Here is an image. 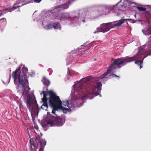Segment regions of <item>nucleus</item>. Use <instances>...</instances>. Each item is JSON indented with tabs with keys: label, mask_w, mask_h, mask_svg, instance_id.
<instances>
[{
	"label": "nucleus",
	"mask_w": 151,
	"mask_h": 151,
	"mask_svg": "<svg viewBox=\"0 0 151 151\" xmlns=\"http://www.w3.org/2000/svg\"><path fill=\"white\" fill-rule=\"evenodd\" d=\"M130 58L124 57L115 59L112 63L107 71L101 77L100 80L97 78L89 83L90 80L89 77L84 78L80 81L76 82L75 85L73 86L71 91V96L76 99H80V101L89 98L91 99L96 94L101 90L102 84L101 81H106V78L111 76V70L121 67L119 65H124L130 61Z\"/></svg>",
	"instance_id": "nucleus-1"
},
{
	"label": "nucleus",
	"mask_w": 151,
	"mask_h": 151,
	"mask_svg": "<svg viewBox=\"0 0 151 151\" xmlns=\"http://www.w3.org/2000/svg\"><path fill=\"white\" fill-rule=\"evenodd\" d=\"M27 68L24 65H21L19 67V69L12 73V76L14 78L15 84H17V88H22L23 92L21 93V97L23 96L24 97L27 98V106L29 111L32 112L33 109L37 108L38 105L36 101H33L30 96V88L28 86V82L27 79Z\"/></svg>",
	"instance_id": "nucleus-2"
},
{
	"label": "nucleus",
	"mask_w": 151,
	"mask_h": 151,
	"mask_svg": "<svg viewBox=\"0 0 151 151\" xmlns=\"http://www.w3.org/2000/svg\"><path fill=\"white\" fill-rule=\"evenodd\" d=\"M42 93L43 97L42 100L43 103L41 108L46 111L47 110L48 106L47 104V99L46 96L49 95L50 96V105L53 108L52 113L56 115H57L56 113V111L58 112V109L61 110L63 113H66L68 111L71 110V109L74 107V105L73 103L70 104L68 101L62 102L59 97L57 96L52 91H43Z\"/></svg>",
	"instance_id": "nucleus-3"
},
{
	"label": "nucleus",
	"mask_w": 151,
	"mask_h": 151,
	"mask_svg": "<svg viewBox=\"0 0 151 151\" xmlns=\"http://www.w3.org/2000/svg\"><path fill=\"white\" fill-rule=\"evenodd\" d=\"M70 3H65L53 7L50 11V12L53 14V19H55L58 20H63L65 19H70L69 15L68 13H60L59 12L67 9L69 6Z\"/></svg>",
	"instance_id": "nucleus-4"
},
{
	"label": "nucleus",
	"mask_w": 151,
	"mask_h": 151,
	"mask_svg": "<svg viewBox=\"0 0 151 151\" xmlns=\"http://www.w3.org/2000/svg\"><path fill=\"white\" fill-rule=\"evenodd\" d=\"M126 20H120L118 22L102 24L97 27L93 33L96 34L99 32H105L109 30L111 28L120 27L125 22Z\"/></svg>",
	"instance_id": "nucleus-5"
},
{
	"label": "nucleus",
	"mask_w": 151,
	"mask_h": 151,
	"mask_svg": "<svg viewBox=\"0 0 151 151\" xmlns=\"http://www.w3.org/2000/svg\"><path fill=\"white\" fill-rule=\"evenodd\" d=\"M47 123L50 126H61L65 123L64 119H62L60 116L54 117L48 112L47 113V116L46 119Z\"/></svg>",
	"instance_id": "nucleus-6"
},
{
	"label": "nucleus",
	"mask_w": 151,
	"mask_h": 151,
	"mask_svg": "<svg viewBox=\"0 0 151 151\" xmlns=\"http://www.w3.org/2000/svg\"><path fill=\"white\" fill-rule=\"evenodd\" d=\"M119 2L117 3L115 5L105 6L104 11L101 13H100V14H102L106 15L109 13L110 12H111L116 14V15H119L120 14L121 10L122 9L117 7Z\"/></svg>",
	"instance_id": "nucleus-7"
},
{
	"label": "nucleus",
	"mask_w": 151,
	"mask_h": 151,
	"mask_svg": "<svg viewBox=\"0 0 151 151\" xmlns=\"http://www.w3.org/2000/svg\"><path fill=\"white\" fill-rule=\"evenodd\" d=\"M29 1H30L29 0H18L16 3L14 4V7L13 8H8L3 10L2 12V14H4L7 13L8 12H11L12 11L15 10L17 7L22 6L24 4H22L21 5H17L18 4L22 3H24V4H27Z\"/></svg>",
	"instance_id": "nucleus-8"
},
{
	"label": "nucleus",
	"mask_w": 151,
	"mask_h": 151,
	"mask_svg": "<svg viewBox=\"0 0 151 151\" xmlns=\"http://www.w3.org/2000/svg\"><path fill=\"white\" fill-rule=\"evenodd\" d=\"M145 51L142 47H140L139 49L138 53L133 57H126L127 58H130V61L128 62H130L134 60H137L136 61H139V60L142 57V55L145 53Z\"/></svg>",
	"instance_id": "nucleus-9"
},
{
	"label": "nucleus",
	"mask_w": 151,
	"mask_h": 151,
	"mask_svg": "<svg viewBox=\"0 0 151 151\" xmlns=\"http://www.w3.org/2000/svg\"><path fill=\"white\" fill-rule=\"evenodd\" d=\"M30 145L31 149L30 151H36V149L38 146V144L37 143V140L35 139H30Z\"/></svg>",
	"instance_id": "nucleus-10"
},
{
	"label": "nucleus",
	"mask_w": 151,
	"mask_h": 151,
	"mask_svg": "<svg viewBox=\"0 0 151 151\" xmlns=\"http://www.w3.org/2000/svg\"><path fill=\"white\" fill-rule=\"evenodd\" d=\"M44 28L46 29H49L52 28H54L55 29H61V27L60 24L58 23H57L53 24V25L49 24L46 25L44 27Z\"/></svg>",
	"instance_id": "nucleus-11"
},
{
	"label": "nucleus",
	"mask_w": 151,
	"mask_h": 151,
	"mask_svg": "<svg viewBox=\"0 0 151 151\" xmlns=\"http://www.w3.org/2000/svg\"><path fill=\"white\" fill-rule=\"evenodd\" d=\"M142 32L144 35H149L151 34V26H150L148 30L146 31L143 30Z\"/></svg>",
	"instance_id": "nucleus-12"
},
{
	"label": "nucleus",
	"mask_w": 151,
	"mask_h": 151,
	"mask_svg": "<svg viewBox=\"0 0 151 151\" xmlns=\"http://www.w3.org/2000/svg\"><path fill=\"white\" fill-rule=\"evenodd\" d=\"M151 55V54H149L148 55H147L146 56H145L144 57V58H143V60H142V61H135V64H137L138 65H140V68L141 69L142 68V66L141 65L142 64L143 61V60L145 58H146L148 55Z\"/></svg>",
	"instance_id": "nucleus-13"
},
{
	"label": "nucleus",
	"mask_w": 151,
	"mask_h": 151,
	"mask_svg": "<svg viewBox=\"0 0 151 151\" xmlns=\"http://www.w3.org/2000/svg\"><path fill=\"white\" fill-rule=\"evenodd\" d=\"M86 16V13L83 12L82 13L81 15V17H80L79 20L80 22L81 21H82L83 22H85V19H84L85 18V17Z\"/></svg>",
	"instance_id": "nucleus-14"
},
{
	"label": "nucleus",
	"mask_w": 151,
	"mask_h": 151,
	"mask_svg": "<svg viewBox=\"0 0 151 151\" xmlns=\"http://www.w3.org/2000/svg\"><path fill=\"white\" fill-rule=\"evenodd\" d=\"M43 84L45 85H47V86L50 84V81L47 80L44 77L43 79L42 80Z\"/></svg>",
	"instance_id": "nucleus-15"
},
{
	"label": "nucleus",
	"mask_w": 151,
	"mask_h": 151,
	"mask_svg": "<svg viewBox=\"0 0 151 151\" xmlns=\"http://www.w3.org/2000/svg\"><path fill=\"white\" fill-rule=\"evenodd\" d=\"M34 132L36 134H39V131L38 128V126L35 124L34 126Z\"/></svg>",
	"instance_id": "nucleus-16"
},
{
	"label": "nucleus",
	"mask_w": 151,
	"mask_h": 151,
	"mask_svg": "<svg viewBox=\"0 0 151 151\" xmlns=\"http://www.w3.org/2000/svg\"><path fill=\"white\" fill-rule=\"evenodd\" d=\"M69 75L71 76H73L78 74L77 73L73 70H71L68 73Z\"/></svg>",
	"instance_id": "nucleus-17"
},
{
	"label": "nucleus",
	"mask_w": 151,
	"mask_h": 151,
	"mask_svg": "<svg viewBox=\"0 0 151 151\" xmlns=\"http://www.w3.org/2000/svg\"><path fill=\"white\" fill-rule=\"evenodd\" d=\"M6 20L5 18H3L0 19V24L1 25H5L6 24Z\"/></svg>",
	"instance_id": "nucleus-18"
},
{
	"label": "nucleus",
	"mask_w": 151,
	"mask_h": 151,
	"mask_svg": "<svg viewBox=\"0 0 151 151\" xmlns=\"http://www.w3.org/2000/svg\"><path fill=\"white\" fill-rule=\"evenodd\" d=\"M136 7L137 9L140 11H145L146 9L144 7H143L141 6H137Z\"/></svg>",
	"instance_id": "nucleus-19"
},
{
	"label": "nucleus",
	"mask_w": 151,
	"mask_h": 151,
	"mask_svg": "<svg viewBox=\"0 0 151 151\" xmlns=\"http://www.w3.org/2000/svg\"><path fill=\"white\" fill-rule=\"evenodd\" d=\"M17 103L18 105L20 110L21 109V108L23 109V106L22 104V102L19 101H17Z\"/></svg>",
	"instance_id": "nucleus-20"
},
{
	"label": "nucleus",
	"mask_w": 151,
	"mask_h": 151,
	"mask_svg": "<svg viewBox=\"0 0 151 151\" xmlns=\"http://www.w3.org/2000/svg\"><path fill=\"white\" fill-rule=\"evenodd\" d=\"M131 2L128 0L124 1V4L126 6H129L131 4Z\"/></svg>",
	"instance_id": "nucleus-21"
},
{
	"label": "nucleus",
	"mask_w": 151,
	"mask_h": 151,
	"mask_svg": "<svg viewBox=\"0 0 151 151\" xmlns=\"http://www.w3.org/2000/svg\"><path fill=\"white\" fill-rule=\"evenodd\" d=\"M40 142L41 146H45L46 145V142L45 140L42 139Z\"/></svg>",
	"instance_id": "nucleus-22"
},
{
	"label": "nucleus",
	"mask_w": 151,
	"mask_h": 151,
	"mask_svg": "<svg viewBox=\"0 0 151 151\" xmlns=\"http://www.w3.org/2000/svg\"><path fill=\"white\" fill-rule=\"evenodd\" d=\"M121 20H126L125 22H124V23H125V22H126L127 23V24H128V22H127V20H131V19H122Z\"/></svg>",
	"instance_id": "nucleus-23"
},
{
	"label": "nucleus",
	"mask_w": 151,
	"mask_h": 151,
	"mask_svg": "<svg viewBox=\"0 0 151 151\" xmlns=\"http://www.w3.org/2000/svg\"><path fill=\"white\" fill-rule=\"evenodd\" d=\"M35 2L39 3H40L42 0H34Z\"/></svg>",
	"instance_id": "nucleus-24"
},
{
	"label": "nucleus",
	"mask_w": 151,
	"mask_h": 151,
	"mask_svg": "<svg viewBox=\"0 0 151 151\" xmlns=\"http://www.w3.org/2000/svg\"><path fill=\"white\" fill-rule=\"evenodd\" d=\"M39 151H43V148L42 147L41 148H40L39 150Z\"/></svg>",
	"instance_id": "nucleus-25"
},
{
	"label": "nucleus",
	"mask_w": 151,
	"mask_h": 151,
	"mask_svg": "<svg viewBox=\"0 0 151 151\" xmlns=\"http://www.w3.org/2000/svg\"><path fill=\"white\" fill-rule=\"evenodd\" d=\"M112 77H114V76H115V77H119L118 76H116L115 75H114V74L112 75Z\"/></svg>",
	"instance_id": "nucleus-26"
},
{
	"label": "nucleus",
	"mask_w": 151,
	"mask_h": 151,
	"mask_svg": "<svg viewBox=\"0 0 151 151\" xmlns=\"http://www.w3.org/2000/svg\"><path fill=\"white\" fill-rule=\"evenodd\" d=\"M75 18H77V17H74V19H75Z\"/></svg>",
	"instance_id": "nucleus-27"
},
{
	"label": "nucleus",
	"mask_w": 151,
	"mask_h": 151,
	"mask_svg": "<svg viewBox=\"0 0 151 151\" xmlns=\"http://www.w3.org/2000/svg\"><path fill=\"white\" fill-rule=\"evenodd\" d=\"M124 6L122 5V7H124Z\"/></svg>",
	"instance_id": "nucleus-28"
},
{
	"label": "nucleus",
	"mask_w": 151,
	"mask_h": 151,
	"mask_svg": "<svg viewBox=\"0 0 151 151\" xmlns=\"http://www.w3.org/2000/svg\"><path fill=\"white\" fill-rule=\"evenodd\" d=\"M1 15H2V14L0 13V16H1Z\"/></svg>",
	"instance_id": "nucleus-29"
},
{
	"label": "nucleus",
	"mask_w": 151,
	"mask_h": 151,
	"mask_svg": "<svg viewBox=\"0 0 151 151\" xmlns=\"http://www.w3.org/2000/svg\"><path fill=\"white\" fill-rule=\"evenodd\" d=\"M42 127H44V125H43V124H42Z\"/></svg>",
	"instance_id": "nucleus-30"
},
{
	"label": "nucleus",
	"mask_w": 151,
	"mask_h": 151,
	"mask_svg": "<svg viewBox=\"0 0 151 151\" xmlns=\"http://www.w3.org/2000/svg\"><path fill=\"white\" fill-rule=\"evenodd\" d=\"M42 93H41V95H42Z\"/></svg>",
	"instance_id": "nucleus-31"
},
{
	"label": "nucleus",
	"mask_w": 151,
	"mask_h": 151,
	"mask_svg": "<svg viewBox=\"0 0 151 151\" xmlns=\"http://www.w3.org/2000/svg\"><path fill=\"white\" fill-rule=\"evenodd\" d=\"M10 81V78H9V81Z\"/></svg>",
	"instance_id": "nucleus-32"
},
{
	"label": "nucleus",
	"mask_w": 151,
	"mask_h": 151,
	"mask_svg": "<svg viewBox=\"0 0 151 151\" xmlns=\"http://www.w3.org/2000/svg\"><path fill=\"white\" fill-rule=\"evenodd\" d=\"M121 0H121L120 1H121Z\"/></svg>",
	"instance_id": "nucleus-33"
}]
</instances>
